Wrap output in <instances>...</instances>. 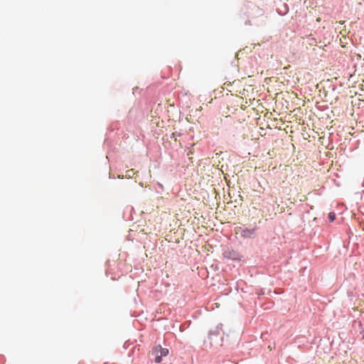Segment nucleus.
<instances>
[{"label": "nucleus", "instance_id": "obj_6", "mask_svg": "<svg viewBox=\"0 0 364 364\" xmlns=\"http://www.w3.org/2000/svg\"><path fill=\"white\" fill-rule=\"evenodd\" d=\"M344 22H345L344 21H339V23H340V24H343V23H344Z\"/></svg>", "mask_w": 364, "mask_h": 364}, {"label": "nucleus", "instance_id": "obj_5", "mask_svg": "<svg viewBox=\"0 0 364 364\" xmlns=\"http://www.w3.org/2000/svg\"><path fill=\"white\" fill-rule=\"evenodd\" d=\"M132 174H134V172L133 169L127 171L126 176L132 177Z\"/></svg>", "mask_w": 364, "mask_h": 364}, {"label": "nucleus", "instance_id": "obj_4", "mask_svg": "<svg viewBox=\"0 0 364 364\" xmlns=\"http://www.w3.org/2000/svg\"><path fill=\"white\" fill-rule=\"evenodd\" d=\"M328 218H329L331 222H333L335 220V218H336L335 213H333V212L329 213H328Z\"/></svg>", "mask_w": 364, "mask_h": 364}, {"label": "nucleus", "instance_id": "obj_2", "mask_svg": "<svg viewBox=\"0 0 364 364\" xmlns=\"http://www.w3.org/2000/svg\"><path fill=\"white\" fill-rule=\"evenodd\" d=\"M152 354L155 355V363H159L161 361V358L163 356H166L168 354V350L167 348H161V346H158L153 349Z\"/></svg>", "mask_w": 364, "mask_h": 364}, {"label": "nucleus", "instance_id": "obj_3", "mask_svg": "<svg viewBox=\"0 0 364 364\" xmlns=\"http://www.w3.org/2000/svg\"><path fill=\"white\" fill-rule=\"evenodd\" d=\"M223 256L225 259H232V260L238 259L236 252H225Z\"/></svg>", "mask_w": 364, "mask_h": 364}, {"label": "nucleus", "instance_id": "obj_1", "mask_svg": "<svg viewBox=\"0 0 364 364\" xmlns=\"http://www.w3.org/2000/svg\"><path fill=\"white\" fill-rule=\"evenodd\" d=\"M255 228H249L243 226L237 228L235 233L243 238H250L255 235Z\"/></svg>", "mask_w": 364, "mask_h": 364}]
</instances>
